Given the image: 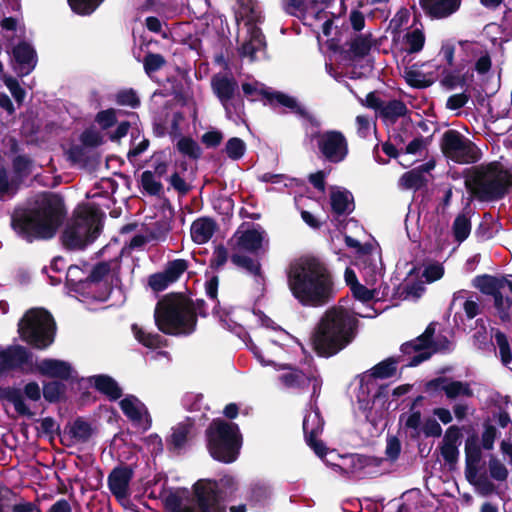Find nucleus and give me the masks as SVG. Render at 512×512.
Wrapping results in <instances>:
<instances>
[{
	"label": "nucleus",
	"mask_w": 512,
	"mask_h": 512,
	"mask_svg": "<svg viewBox=\"0 0 512 512\" xmlns=\"http://www.w3.org/2000/svg\"><path fill=\"white\" fill-rule=\"evenodd\" d=\"M376 388V382L370 378V375L363 373L360 376L356 395L360 409L366 411L371 408V403L376 396Z\"/></svg>",
	"instance_id": "33"
},
{
	"label": "nucleus",
	"mask_w": 512,
	"mask_h": 512,
	"mask_svg": "<svg viewBox=\"0 0 512 512\" xmlns=\"http://www.w3.org/2000/svg\"><path fill=\"white\" fill-rule=\"evenodd\" d=\"M63 215L62 199L57 195L44 194L36 208L13 216L12 227L26 241L48 239L55 235Z\"/></svg>",
	"instance_id": "3"
},
{
	"label": "nucleus",
	"mask_w": 512,
	"mask_h": 512,
	"mask_svg": "<svg viewBox=\"0 0 512 512\" xmlns=\"http://www.w3.org/2000/svg\"><path fill=\"white\" fill-rule=\"evenodd\" d=\"M1 78L4 81L8 90L10 91V93L12 94V96L14 97V99L18 103H22L26 93L24 89H22V87L19 85L18 81L5 73L1 75Z\"/></svg>",
	"instance_id": "56"
},
{
	"label": "nucleus",
	"mask_w": 512,
	"mask_h": 512,
	"mask_svg": "<svg viewBox=\"0 0 512 512\" xmlns=\"http://www.w3.org/2000/svg\"><path fill=\"white\" fill-rule=\"evenodd\" d=\"M494 338H495V342L499 348V353L501 356L502 363L507 366L512 361V353H511V349H510L508 340H507L506 336L500 331H497L495 333Z\"/></svg>",
	"instance_id": "55"
},
{
	"label": "nucleus",
	"mask_w": 512,
	"mask_h": 512,
	"mask_svg": "<svg viewBox=\"0 0 512 512\" xmlns=\"http://www.w3.org/2000/svg\"><path fill=\"white\" fill-rule=\"evenodd\" d=\"M207 441L214 459L224 463L236 460L241 447V435L236 424L223 420L213 421L207 430Z\"/></svg>",
	"instance_id": "9"
},
{
	"label": "nucleus",
	"mask_w": 512,
	"mask_h": 512,
	"mask_svg": "<svg viewBox=\"0 0 512 512\" xmlns=\"http://www.w3.org/2000/svg\"><path fill=\"white\" fill-rule=\"evenodd\" d=\"M132 332L136 340L148 348H157L161 344V337L159 335L148 333L137 324L132 325Z\"/></svg>",
	"instance_id": "46"
},
{
	"label": "nucleus",
	"mask_w": 512,
	"mask_h": 512,
	"mask_svg": "<svg viewBox=\"0 0 512 512\" xmlns=\"http://www.w3.org/2000/svg\"><path fill=\"white\" fill-rule=\"evenodd\" d=\"M91 432L90 425L83 420H76L69 429V435L75 443L87 441L91 436Z\"/></svg>",
	"instance_id": "47"
},
{
	"label": "nucleus",
	"mask_w": 512,
	"mask_h": 512,
	"mask_svg": "<svg viewBox=\"0 0 512 512\" xmlns=\"http://www.w3.org/2000/svg\"><path fill=\"white\" fill-rule=\"evenodd\" d=\"M189 433V425L187 423H180L173 428L171 434V443L175 448H181L187 439Z\"/></svg>",
	"instance_id": "58"
},
{
	"label": "nucleus",
	"mask_w": 512,
	"mask_h": 512,
	"mask_svg": "<svg viewBox=\"0 0 512 512\" xmlns=\"http://www.w3.org/2000/svg\"><path fill=\"white\" fill-rule=\"evenodd\" d=\"M460 444V432L455 426H451L446 430L441 446V455L445 462L453 465L459 457L458 446Z\"/></svg>",
	"instance_id": "29"
},
{
	"label": "nucleus",
	"mask_w": 512,
	"mask_h": 512,
	"mask_svg": "<svg viewBox=\"0 0 512 512\" xmlns=\"http://www.w3.org/2000/svg\"><path fill=\"white\" fill-rule=\"evenodd\" d=\"M488 478L493 482H505L509 476V470L507 466L499 459L496 455H490L488 460Z\"/></svg>",
	"instance_id": "38"
},
{
	"label": "nucleus",
	"mask_w": 512,
	"mask_h": 512,
	"mask_svg": "<svg viewBox=\"0 0 512 512\" xmlns=\"http://www.w3.org/2000/svg\"><path fill=\"white\" fill-rule=\"evenodd\" d=\"M141 184L143 189L151 195H157L162 190L160 178H158L152 171H144L142 173Z\"/></svg>",
	"instance_id": "51"
},
{
	"label": "nucleus",
	"mask_w": 512,
	"mask_h": 512,
	"mask_svg": "<svg viewBox=\"0 0 512 512\" xmlns=\"http://www.w3.org/2000/svg\"><path fill=\"white\" fill-rule=\"evenodd\" d=\"M87 381L112 400L120 398L122 394V390L117 382L107 375H94L87 378Z\"/></svg>",
	"instance_id": "35"
},
{
	"label": "nucleus",
	"mask_w": 512,
	"mask_h": 512,
	"mask_svg": "<svg viewBox=\"0 0 512 512\" xmlns=\"http://www.w3.org/2000/svg\"><path fill=\"white\" fill-rule=\"evenodd\" d=\"M372 41L369 36H357L349 43V49L346 51L349 59L354 60L365 56L370 48Z\"/></svg>",
	"instance_id": "40"
},
{
	"label": "nucleus",
	"mask_w": 512,
	"mask_h": 512,
	"mask_svg": "<svg viewBox=\"0 0 512 512\" xmlns=\"http://www.w3.org/2000/svg\"><path fill=\"white\" fill-rule=\"evenodd\" d=\"M468 292L465 290H459L454 293L452 302L450 304V310L463 309L468 319H473L479 313L480 307L478 299L472 296H467Z\"/></svg>",
	"instance_id": "34"
},
{
	"label": "nucleus",
	"mask_w": 512,
	"mask_h": 512,
	"mask_svg": "<svg viewBox=\"0 0 512 512\" xmlns=\"http://www.w3.org/2000/svg\"><path fill=\"white\" fill-rule=\"evenodd\" d=\"M466 187L481 199L489 200L502 197L512 184V175L503 170L498 163L476 168L465 180Z\"/></svg>",
	"instance_id": "8"
},
{
	"label": "nucleus",
	"mask_w": 512,
	"mask_h": 512,
	"mask_svg": "<svg viewBox=\"0 0 512 512\" xmlns=\"http://www.w3.org/2000/svg\"><path fill=\"white\" fill-rule=\"evenodd\" d=\"M422 275L427 282H434L443 277L444 268L440 263H430L424 268Z\"/></svg>",
	"instance_id": "63"
},
{
	"label": "nucleus",
	"mask_w": 512,
	"mask_h": 512,
	"mask_svg": "<svg viewBox=\"0 0 512 512\" xmlns=\"http://www.w3.org/2000/svg\"><path fill=\"white\" fill-rule=\"evenodd\" d=\"M122 412L135 424L148 429L151 425L150 416L146 406L135 396L127 395L120 401Z\"/></svg>",
	"instance_id": "23"
},
{
	"label": "nucleus",
	"mask_w": 512,
	"mask_h": 512,
	"mask_svg": "<svg viewBox=\"0 0 512 512\" xmlns=\"http://www.w3.org/2000/svg\"><path fill=\"white\" fill-rule=\"evenodd\" d=\"M381 279L382 277L373 285L365 281L366 286L359 283L351 289L354 298L364 305V310L354 304L351 311L338 306L325 313L313 336V346L319 355L325 357L335 355L352 341L355 325L353 315L365 318L376 315V311L368 304L378 298L379 291L376 284Z\"/></svg>",
	"instance_id": "1"
},
{
	"label": "nucleus",
	"mask_w": 512,
	"mask_h": 512,
	"mask_svg": "<svg viewBox=\"0 0 512 512\" xmlns=\"http://www.w3.org/2000/svg\"><path fill=\"white\" fill-rule=\"evenodd\" d=\"M288 286L303 305L324 304L331 295L332 281L325 264L316 257H301L290 264Z\"/></svg>",
	"instance_id": "2"
},
{
	"label": "nucleus",
	"mask_w": 512,
	"mask_h": 512,
	"mask_svg": "<svg viewBox=\"0 0 512 512\" xmlns=\"http://www.w3.org/2000/svg\"><path fill=\"white\" fill-rule=\"evenodd\" d=\"M462 0H421L427 13L437 19L449 17L460 8Z\"/></svg>",
	"instance_id": "28"
},
{
	"label": "nucleus",
	"mask_w": 512,
	"mask_h": 512,
	"mask_svg": "<svg viewBox=\"0 0 512 512\" xmlns=\"http://www.w3.org/2000/svg\"><path fill=\"white\" fill-rule=\"evenodd\" d=\"M187 269V263L185 260L177 259L170 262L166 269L164 270L165 274L168 276L169 280L173 283L175 282Z\"/></svg>",
	"instance_id": "57"
},
{
	"label": "nucleus",
	"mask_w": 512,
	"mask_h": 512,
	"mask_svg": "<svg viewBox=\"0 0 512 512\" xmlns=\"http://www.w3.org/2000/svg\"><path fill=\"white\" fill-rule=\"evenodd\" d=\"M242 90L252 101L259 99L260 96H264L271 104L282 105L302 116L305 114V110L293 97L281 92H270L263 84L257 81L243 83Z\"/></svg>",
	"instance_id": "18"
},
{
	"label": "nucleus",
	"mask_w": 512,
	"mask_h": 512,
	"mask_svg": "<svg viewBox=\"0 0 512 512\" xmlns=\"http://www.w3.org/2000/svg\"><path fill=\"white\" fill-rule=\"evenodd\" d=\"M55 324L51 315L43 309H31L19 323L23 340L36 348H46L54 340Z\"/></svg>",
	"instance_id": "11"
},
{
	"label": "nucleus",
	"mask_w": 512,
	"mask_h": 512,
	"mask_svg": "<svg viewBox=\"0 0 512 512\" xmlns=\"http://www.w3.org/2000/svg\"><path fill=\"white\" fill-rule=\"evenodd\" d=\"M330 201L332 210L337 214L350 213L354 208L351 193L338 187L332 188Z\"/></svg>",
	"instance_id": "36"
},
{
	"label": "nucleus",
	"mask_w": 512,
	"mask_h": 512,
	"mask_svg": "<svg viewBox=\"0 0 512 512\" xmlns=\"http://www.w3.org/2000/svg\"><path fill=\"white\" fill-rule=\"evenodd\" d=\"M406 81L414 87H427L429 86L433 79L426 75L424 72L420 70V68L416 65L411 67H407L404 71Z\"/></svg>",
	"instance_id": "43"
},
{
	"label": "nucleus",
	"mask_w": 512,
	"mask_h": 512,
	"mask_svg": "<svg viewBox=\"0 0 512 512\" xmlns=\"http://www.w3.org/2000/svg\"><path fill=\"white\" fill-rule=\"evenodd\" d=\"M494 304L501 319L507 320L510 318L512 301L509 298H504L500 293L494 298Z\"/></svg>",
	"instance_id": "62"
},
{
	"label": "nucleus",
	"mask_w": 512,
	"mask_h": 512,
	"mask_svg": "<svg viewBox=\"0 0 512 512\" xmlns=\"http://www.w3.org/2000/svg\"><path fill=\"white\" fill-rule=\"evenodd\" d=\"M211 86L214 94L221 102L229 119L239 117L243 108V103L237 94L238 84L232 78L224 74H216L211 80Z\"/></svg>",
	"instance_id": "15"
},
{
	"label": "nucleus",
	"mask_w": 512,
	"mask_h": 512,
	"mask_svg": "<svg viewBox=\"0 0 512 512\" xmlns=\"http://www.w3.org/2000/svg\"><path fill=\"white\" fill-rule=\"evenodd\" d=\"M406 112V106L403 102L398 100L390 101L386 104H382L380 114L383 118L388 120H395L396 118L403 116Z\"/></svg>",
	"instance_id": "49"
},
{
	"label": "nucleus",
	"mask_w": 512,
	"mask_h": 512,
	"mask_svg": "<svg viewBox=\"0 0 512 512\" xmlns=\"http://www.w3.org/2000/svg\"><path fill=\"white\" fill-rule=\"evenodd\" d=\"M155 322L166 334H190L196 325V316L189 301L177 295L167 296L155 308Z\"/></svg>",
	"instance_id": "4"
},
{
	"label": "nucleus",
	"mask_w": 512,
	"mask_h": 512,
	"mask_svg": "<svg viewBox=\"0 0 512 512\" xmlns=\"http://www.w3.org/2000/svg\"><path fill=\"white\" fill-rule=\"evenodd\" d=\"M442 149L447 158L457 163H472L479 158L478 149L454 130H449L444 134Z\"/></svg>",
	"instance_id": "16"
},
{
	"label": "nucleus",
	"mask_w": 512,
	"mask_h": 512,
	"mask_svg": "<svg viewBox=\"0 0 512 512\" xmlns=\"http://www.w3.org/2000/svg\"><path fill=\"white\" fill-rule=\"evenodd\" d=\"M481 449L476 442L467 440L465 444V478L480 496L486 497L497 492L496 485L488 476L479 473Z\"/></svg>",
	"instance_id": "14"
},
{
	"label": "nucleus",
	"mask_w": 512,
	"mask_h": 512,
	"mask_svg": "<svg viewBox=\"0 0 512 512\" xmlns=\"http://www.w3.org/2000/svg\"><path fill=\"white\" fill-rule=\"evenodd\" d=\"M217 484L211 480H199L194 485L196 501L190 498L187 490H177L165 499L170 512H225L216 502Z\"/></svg>",
	"instance_id": "6"
},
{
	"label": "nucleus",
	"mask_w": 512,
	"mask_h": 512,
	"mask_svg": "<svg viewBox=\"0 0 512 512\" xmlns=\"http://www.w3.org/2000/svg\"><path fill=\"white\" fill-rule=\"evenodd\" d=\"M463 53L462 62L472 64L473 70L484 75L491 69V57L487 48L478 42L464 41L460 43Z\"/></svg>",
	"instance_id": "20"
},
{
	"label": "nucleus",
	"mask_w": 512,
	"mask_h": 512,
	"mask_svg": "<svg viewBox=\"0 0 512 512\" xmlns=\"http://www.w3.org/2000/svg\"><path fill=\"white\" fill-rule=\"evenodd\" d=\"M317 146L326 160L332 163L342 162L348 154V143L339 131H325L316 136Z\"/></svg>",
	"instance_id": "17"
},
{
	"label": "nucleus",
	"mask_w": 512,
	"mask_h": 512,
	"mask_svg": "<svg viewBox=\"0 0 512 512\" xmlns=\"http://www.w3.org/2000/svg\"><path fill=\"white\" fill-rule=\"evenodd\" d=\"M71 9L79 15H90L104 0H67Z\"/></svg>",
	"instance_id": "50"
},
{
	"label": "nucleus",
	"mask_w": 512,
	"mask_h": 512,
	"mask_svg": "<svg viewBox=\"0 0 512 512\" xmlns=\"http://www.w3.org/2000/svg\"><path fill=\"white\" fill-rule=\"evenodd\" d=\"M400 421L404 424V428L410 437L418 438L422 434V421L419 411H410L402 415Z\"/></svg>",
	"instance_id": "42"
},
{
	"label": "nucleus",
	"mask_w": 512,
	"mask_h": 512,
	"mask_svg": "<svg viewBox=\"0 0 512 512\" xmlns=\"http://www.w3.org/2000/svg\"><path fill=\"white\" fill-rule=\"evenodd\" d=\"M216 229L217 225L211 218H198L191 225V238L196 244H205L213 237Z\"/></svg>",
	"instance_id": "32"
},
{
	"label": "nucleus",
	"mask_w": 512,
	"mask_h": 512,
	"mask_svg": "<svg viewBox=\"0 0 512 512\" xmlns=\"http://www.w3.org/2000/svg\"><path fill=\"white\" fill-rule=\"evenodd\" d=\"M425 150V142L422 138H416L412 140L405 148V152L401 153V160L399 163L403 166L410 165L414 160H406V156H421Z\"/></svg>",
	"instance_id": "52"
},
{
	"label": "nucleus",
	"mask_w": 512,
	"mask_h": 512,
	"mask_svg": "<svg viewBox=\"0 0 512 512\" xmlns=\"http://www.w3.org/2000/svg\"><path fill=\"white\" fill-rule=\"evenodd\" d=\"M28 351L21 346H13L0 350V375L6 371L25 363L28 360Z\"/></svg>",
	"instance_id": "30"
},
{
	"label": "nucleus",
	"mask_w": 512,
	"mask_h": 512,
	"mask_svg": "<svg viewBox=\"0 0 512 512\" xmlns=\"http://www.w3.org/2000/svg\"><path fill=\"white\" fill-rule=\"evenodd\" d=\"M166 61L160 54H148L144 59V69L147 74H151L165 65Z\"/></svg>",
	"instance_id": "59"
},
{
	"label": "nucleus",
	"mask_w": 512,
	"mask_h": 512,
	"mask_svg": "<svg viewBox=\"0 0 512 512\" xmlns=\"http://www.w3.org/2000/svg\"><path fill=\"white\" fill-rule=\"evenodd\" d=\"M36 369L42 375L68 380L74 377V370L71 365L62 360L44 359L36 364Z\"/></svg>",
	"instance_id": "25"
},
{
	"label": "nucleus",
	"mask_w": 512,
	"mask_h": 512,
	"mask_svg": "<svg viewBox=\"0 0 512 512\" xmlns=\"http://www.w3.org/2000/svg\"><path fill=\"white\" fill-rule=\"evenodd\" d=\"M285 13L300 18L304 24L317 28L321 22L322 32L325 36L332 35L333 20L328 18L327 12L317 9V1L313 0H281Z\"/></svg>",
	"instance_id": "12"
},
{
	"label": "nucleus",
	"mask_w": 512,
	"mask_h": 512,
	"mask_svg": "<svg viewBox=\"0 0 512 512\" xmlns=\"http://www.w3.org/2000/svg\"><path fill=\"white\" fill-rule=\"evenodd\" d=\"M283 370L284 372L279 376V380L285 388H298L308 381V378L296 369L284 367Z\"/></svg>",
	"instance_id": "41"
},
{
	"label": "nucleus",
	"mask_w": 512,
	"mask_h": 512,
	"mask_svg": "<svg viewBox=\"0 0 512 512\" xmlns=\"http://www.w3.org/2000/svg\"><path fill=\"white\" fill-rule=\"evenodd\" d=\"M13 169L18 178L25 177L31 173L32 162L25 156H18L13 161Z\"/></svg>",
	"instance_id": "60"
},
{
	"label": "nucleus",
	"mask_w": 512,
	"mask_h": 512,
	"mask_svg": "<svg viewBox=\"0 0 512 512\" xmlns=\"http://www.w3.org/2000/svg\"><path fill=\"white\" fill-rule=\"evenodd\" d=\"M14 69L20 76L28 75L36 66V53L32 46L21 42L12 50Z\"/></svg>",
	"instance_id": "24"
},
{
	"label": "nucleus",
	"mask_w": 512,
	"mask_h": 512,
	"mask_svg": "<svg viewBox=\"0 0 512 512\" xmlns=\"http://www.w3.org/2000/svg\"><path fill=\"white\" fill-rule=\"evenodd\" d=\"M65 386L58 381L48 382L43 387V395L49 402H55L64 395Z\"/></svg>",
	"instance_id": "54"
},
{
	"label": "nucleus",
	"mask_w": 512,
	"mask_h": 512,
	"mask_svg": "<svg viewBox=\"0 0 512 512\" xmlns=\"http://www.w3.org/2000/svg\"><path fill=\"white\" fill-rule=\"evenodd\" d=\"M172 282L169 280L165 272L156 273L150 276L149 285L155 291H162L168 287Z\"/></svg>",
	"instance_id": "64"
},
{
	"label": "nucleus",
	"mask_w": 512,
	"mask_h": 512,
	"mask_svg": "<svg viewBox=\"0 0 512 512\" xmlns=\"http://www.w3.org/2000/svg\"><path fill=\"white\" fill-rule=\"evenodd\" d=\"M434 333V328L429 326L423 335L418 337L416 340L405 343L402 345V351L404 353H412L415 352V355L411 358L409 362V366H417L421 362L430 358L431 354L438 350H447L449 349L450 343L445 340V343L441 346L434 345V347H430V338Z\"/></svg>",
	"instance_id": "19"
},
{
	"label": "nucleus",
	"mask_w": 512,
	"mask_h": 512,
	"mask_svg": "<svg viewBox=\"0 0 512 512\" xmlns=\"http://www.w3.org/2000/svg\"><path fill=\"white\" fill-rule=\"evenodd\" d=\"M133 474L134 472L129 466L116 467L109 474L108 487L117 500L122 502L130 497V482Z\"/></svg>",
	"instance_id": "22"
},
{
	"label": "nucleus",
	"mask_w": 512,
	"mask_h": 512,
	"mask_svg": "<svg viewBox=\"0 0 512 512\" xmlns=\"http://www.w3.org/2000/svg\"><path fill=\"white\" fill-rule=\"evenodd\" d=\"M396 370L397 362L393 358H388L365 373L370 375V378L375 381L376 379H385L393 376Z\"/></svg>",
	"instance_id": "39"
},
{
	"label": "nucleus",
	"mask_w": 512,
	"mask_h": 512,
	"mask_svg": "<svg viewBox=\"0 0 512 512\" xmlns=\"http://www.w3.org/2000/svg\"><path fill=\"white\" fill-rule=\"evenodd\" d=\"M338 462L332 463V468L342 474L348 476L358 475L367 465L365 457L358 454H350L346 456L337 455Z\"/></svg>",
	"instance_id": "27"
},
{
	"label": "nucleus",
	"mask_w": 512,
	"mask_h": 512,
	"mask_svg": "<svg viewBox=\"0 0 512 512\" xmlns=\"http://www.w3.org/2000/svg\"><path fill=\"white\" fill-rule=\"evenodd\" d=\"M424 182L425 179L422 170L413 169L402 175L399 184L405 189H418L424 184Z\"/></svg>",
	"instance_id": "48"
},
{
	"label": "nucleus",
	"mask_w": 512,
	"mask_h": 512,
	"mask_svg": "<svg viewBox=\"0 0 512 512\" xmlns=\"http://www.w3.org/2000/svg\"><path fill=\"white\" fill-rule=\"evenodd\" d=\"M323 424L324 423L320 416L319 410L317 408L311 407V409L306 413L304 417L303 430L308 445L321 458L325 453V446L321 441L317 439V436L322 432Z\"/></svg>",
	"instance_id": "21"
},
{
	"label": "nucleus",
	"mask_w": 512,
	"mask_h": 512,
	"mask_svg": "<svg viewBox=\"0 0 512 512\" xmlns=\"http://www.w3.org/2000/svg\"><path fill=\"white\" fill-rule=\"evenodd\" d=\"M177 147L181 153L193 158H197L200 154L199 146L190 138L180 139L177 143Z\"/></svg>",
	"instance_id": "61"
},
{
	"label": "nucleus",
	"mask_w": 512,
	"mask_h": 512,
	"mask_svg": "<svg viewBox=\"0 0 512 512\" xmlns=\"http://www.w3.org/2000/svg\"><path fill=\"white\" fill-rule=\"evenodd\" d=\"M276 333L278 334L277 339L270 337L268 335L269 331L264 330L261 334H262V336H264L265 338L268 339L269 343H264L262 348H259L258 346H256L253 343L249 346V348L251 349V351L253 352L255 357L263 365H269V364L273 363L272 360L265 359L264 354H267L268 356H276L282 349L281 346L278 345V340H280L284 337H287L286 333L282 330H279Z\"/></svg>",
	"instance_id": "26"
},
{
	"label": "nucleus",
	"mask_w": 512,
	"mask_h": 512,
	"mask_svg": "<svg viewBox=\"0 0 512 512\" xmlns=\"http://www.w3.org/2000/svg\"><path fill=\"white\" fill-rule=\"evenodd\" d=\"M100 210L92 204H82L66 223L61 240L67 249H83L92 243L99 232Z\"/></svg>",
	"instance_id": "5"
},
{
	"label": "nucleus",
	"mask_w": 512,
	"mask_h": 512,
	"mask_svg": "<svg viewBox=\"0 0 512 512\" xmlns=\"http://www.w3.org/2000/svg\"><path fill=\"white\" fill-rule=\"evenodd\" d=\"M236 18L239 26H243L247 39L241 47V55L250 61L258 59L264 53V37L257 26L262 22V14L256 0H237Z\"/></svg>",
	"instance_id": "7"
},
{
	"label": "nucleus",
	"mask_w": 512,
	"mask_h": 512,
	"mask_svg": "<svg viewBox=\"0 0 512 512\" xmlns=\"http://www.w3.org/2000/svg\"><path fill=\"white\" fill-rule=\"evenodd\" d=\"M225 151L230 159L238 160L243 157L246 151V144L242 139L233 137L226 143Z\"/></svg>",
	"instance_id": "53"
},
{
	"label": "nucleus",
	"mask_w": 512,
	"mask_h": 512,
	"mask_svg": "<svg viewBox=\"0 0 512 512\" xmlns=\"http://www.w3.org/2000/svg\"><path fill=\"white\" fill-rule=\"evenodd\" d=\"M473 285L482 293L491 295L494 298L499 295L504 287V279H498L490 275L477 276L473 280Z\"/></svg>",
	"instance_id": "37"
},
{
	"label": "nucleus",
	"mask_w": 512,
	"mask_h": 512,
	"mask_svg": "<svg viewBox=\"0 0 512 512\" xmlns=\"http://www.w3.org/2000/svg\"><path fill=\"white\" fill-rule=\"evenodd\" d=\"M425 36L419 29L407 32L404 36L403 48L408 53H417L422 50Z\"/></svg>",
	"instance_id": "45"
},
{
	"label": "nucleus",
	"mask_w": 512,
	"mask_h": 512,
	"mask_svg": "<svg viewBox=\"0 0 512 512\" xmlns=\"http://www.w3.org/2000/svg\"><path fill=\"white\" fill-rule=\"evenodd\" d=\"M348 247L356 250V264L360 267L364 281L375 284L383 277V264L381 251L374 245L362 246L360 242L350 236H345Z\"/></svg>",
	"instance_id": "13"
},
{
	"label": "nucleus",
	"mask_w": 512,
	"mask_h": 512,
	"mask_svg": "<svg viewBox=\"0 0 512 512\" xmlns=\"http://www.w3.org/2000/svg\"><path fill=\"white\" fill-rule=\"evenodd\" d=\"M453 234L458 242H463L470 235L471 220L467 213L459 214L453 222Z\"/></svg>",
	"instance_id": "44"
},
{
	"label": "nucleus",
	"mask_w": 512,
	"mask_h": 512,
	"mask_svg": "<svg viewBox=\"0 0 512 512\" xmlns=\"http://www.w3.org/2000/svg\"><path fill=\"white\" fill-rule=\"evenodd\" d=\"M429 386L444 391L446 396L450 399L465 396L468 397L472 394L468 384L460 381L448 380L446 378L435 379L429 383Z\"/></svg>",
	"instance_id": "31"
},
{
	"label": "nucleus",
	"mask_w": 512,
	"mask_h": 512,
	"mask_svg": "<svg viewBox=\"0 0 512 512\" xmlns=\"http://www.w3.org/2000/svg\"><path fill=\"white\" fill-rule=\"evenodd\" d=\"M265 232L260 228L247 230H238L233 238V253L231 261L238 267L245 269L248 273L256 277V281L261 284L263 277L260 272L258 261L243 255L244 252L256 253L263 245Z\"/></svg>",
	"instance_id": "10"
}]
</instances>
